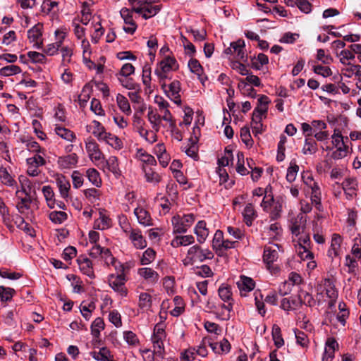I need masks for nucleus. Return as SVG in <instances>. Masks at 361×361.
Returning <instances> with one entry per match:
<instances>
[{"mask_svg": "<svg viewBox=\"0 0 361 361\" xmlns=\"http://www.w3.org/2000/svg\"><path fill=\"white\" fill-rule=\"evenodd\" d=\"M195 216L192 214H185L183 216L176 215L172 217L171 223L173 227V233H186L188 228L195 221Z\"/></svg>", "mask_w": 361, "mask_h": 361, "instance_id": "1", "label": "nucleus"}, {"mask_svg": "<svg viewBox=\"0 0 361 361\" xmlns=\"http://www.w3.org/2000/svg\"><path fill=\"white\" fill-rule=\"evenodd\" d=\"M339 312L336 315L334 312H326V318L324 324H331L336 325V322H340L343 326H345L346 318L349 315V312L346 309V305L344 302L338 304Z\"/></svg>", "mask_w": 361, "mask_h": 361, "instance_id": "2", "label": "nucleus"}, {"mask_svg": "<svg viewBox=\"0 0 361 361\" xmlns=\"http://www.w3.org/2000/svg\"><path fill=\"white\" fill-rule=\"evenodd\" d=\"M354 241L355 243L351 250L353 257L349 255L345 257V265L348 267V271L350 273H353L358 267L356 259H361V248L360 247L361 238H355Z\"/></svg>", "mask_w": 361, "mask_h": 361, "instance_id": "3", "label": "nucleus"}, {"mask_svg": "<svg viewBox=\"0 0 361 361\" xmlns=\"http://www.w3.org/2000/svg\"><path fill=\"white\" fill-rule=\"evenodd\" d=\"M121 267L122 271L121 274H119L117 276H114V274L110 276L109 285L115 291L120 293L121 295L126 296L127 295V290L124 288L126 281L125 275L123 274L125 270L124 265L121 264Z\"/></svg>", "mask_w": 361, "mask_h": 361, "instance_id": "4", "label": "nucleus"}, {"mask_svg": "<svg viewBox=\"0 0 361 361\" xmlns=\"http://www.w3.org/2000/svg\"><path fill=\"white\" fill-rule=\"evenodd\" d=\"M298 245L300 248L303 249L302 252H299V255L302 259H312L314 258V254L310 251L311 247V240L309 234L299 238Z\"/></svg>", "mask_w": 361, "mask_h": 361, "instance_id": "5", "label": "nucleus"}, {"mask_svg": "<svg viewBox=\"0 0 361 361\" xmlns=\"http://www.w3.org/2000/svg\"><path fill=\"white\" fill-rule=\"evenodd\" d=\"M343 189L348 199H352L357 196L358 190V181L356 178H349L345 179L342 183Z\"/></svg>", "mask_w": 361, "mask_h": 361, "instance_id": "6", "label": "nucleus"}, {"mask_svg": "<svg viewBox=\"0 0 361 361\" xmlns=\"http://www.w3.org/2000/svg\"><path fill=\"white\" fill-rule=\"evenodd\" d=\"M78 162V156L75 153H72L66 156L59 157L57 163L61 169H71L77 165Z\"/></svg>", "mask_w": 361, "mask_h": 361, "instance_id": "7", "label": "nucleus"}, {"mask_svg": "<svg viewBox=\"0 0 361 361\" xmlns=\"http://www.w3.org/2000/svg\"><path fill=\"white\" fill-rule=\"evenodd\" d=\"M246 75L247 77L245 78H238V80L239 81L238 88L240 91H242L243 89H245V87L247 86V82L252 84L255 87L262 86L260 79L258 76L253 75L250 71L248 72V74H247Z\"/></svg>", "mask_w": 361, "mask_h": 361, "instance_id": "8", "label": "nucleus"}, {"mask_svg": "<svg viewBox=\"0 0 361 361\" xmlns=\"http://www.w3.org/2000/svg\"><path fill=\"white\" fill-rule=\"evenodd\" d=\"M159 68L162 72H169L171 70H177L178 68V64L176 59L173 56H165L159 63Z\"/></svg>", "mask_w": 361, "mask_h": 361, "instance_id": "9", "label": "nucleus"}, {"mask_svg": "<svg viewBox=\"0 0 361 361\" xmlns=\"http://www.w3.org/2000/svg\"><path fill=\"white\" fill-rule=\"evenodd\" d=\"M86 149L92 159L94 158L96 160L104 159L103 153L94 140L90 139L86 142Z\"/></svg>", "mask_w": 361, "mask_h": 361, "instance_id": "10", "label": "nucleus"}, {"mask_svg": "<svg viewBox=\"0 0 361 361\" xmlns=\"http://www.w3.org/2000/svg\"><path fill=\"white\" fill-rule=\"evenodd\" d=\"M237 286L240 291V295H243V292H250L255 288V282L250 277L240 276V280L237 282ZM244 295H245V293Z\"/></svg>", "mask_w": 361, "mask_h": 361, "instance_id": "11", "label": "nucleus"}, {"mask_svg": "<svg viewBox=\"0 0 361 361\" xmlns=\"http://www.w3.org/2000/svg\"><path fill=\"white\" fill-rule=\"evenodd\" d=\"M307 218L303 215H298L293 223L290 231L293 235L298 236L300 233H304L306 228Z\"/></svg>", "mask_w": 361, "mask_h": 361, "instance_id": "12", "label": "nucleus"}, {"mask_svg": "<svg viewBox=\"0 0 361 361\" xmlns=\"http://www.w3.org/2000/svg\"><path fill=\"white\" fill-rule=\"evenodd\" d=\"M188 66L192 73L197 75L202 83H204V81L207 79V77H202L204 69L197 59L193 58L190 59Z\"/></svg>", "mask_w": 361, "mask_h": 361, "instance_id": "13", "label": "nucleus"}, {"mask_svg": "<svg viewBox=\"0 0 361 361\" xmlns=\"http://www.w3.org/2000/svg\"><path fill=\"white\" fill-rule=\"evenodd\" d=\"M130 239L134 244V246L137 249H143L147 246V241L141 234V231L139 230H132Z\"/></svg>", "mask_w": 361, "mask_h": 361, "instance_id": "14", "label": "nucleus"}, {"mask_svg": "<svg viewBox=\"0 0 361 361\" xmlns=\"http://www.w3.org/2000/svg\"><path fill=\"white\" fill-rule=\"evenodd\" d=\"M134 214L137 218L140 224L147 226L152 225V219L149 213L143 208L137 207L134 210Z\"/></svg>", "mask_w": 361, "mask_h": 361, "instance_id": "15", "label": "nucleus"}, {"mask_svg": "<svg viewBox=\"0 0 361 361\" xmlns=\"http://www.w3.org/2000/svg\"><path fill=\"white\" fill-rule=\"evenodd\" d=\"M90 355L97 361H114L111 351L106 347L101 348L99 352L92 351Z\"/></svg>", "mask_w": 361, "mask_h": 361, "instance_id": "16", "label": "nucleus"}, {"mask_svg": "<svg viewBox=\"0 0 361 361\" xmlns=\"http://www.w3.org/2000/svg\"><path fill=\"white\" fill-rule=\"evenodd\" d=\"M195 233L197 235V241L200 243H203L205 241L208 236L209 231L206 228V222L204 221L197 222L195 228Z\"/></svg>", "mask_w": 361, "mask_h": 361, "instance_id": "17", "label": "nucleus"}, {"mask_svg": "<svg viewBox=\"0 0 361 361\" xmlns=\"http://www.w3.org/2000/svg\"><path fill=\"white\" fill-rule=\"evenodd\" d=\"M169 92L171 93V97L169 94L167 96L171 98V99H174V102L177 104H180V95L179 92L180 90V83L178 80H173L169 86Z\"/></svg>", "mask_w": 361, "mask_h": 361, "instance_id": "18", "label": "nucleus"}, {"mask_svg": "<svg viewBox=\"0 0 361 361\" xmlns=\"http://www.w3.org/2000/svg\"><path fill=\"white\" fill-rule=\"evenodd\" d=\"M244 222L247 226H252L253 220L257 217L256 211L252 204H247L243 212Z\"/></svg>", "mask_w": 361, "mask_h": 361, "instance_id": "19", "label": "nucleus"}, {"mask_svg": "<svg viewBox=\"0 0 361 361\" xmlns=\"http://www.w3.org/2000/svg\"><path fill=\"white\" fill-rule=\"evenodd\" d=\"M312 188L311 201L315 204L316 208L319 211H322L323 207L321 203V192L320 188L317 183H314Z\"/></svg>", "mask_w": 361, "mask_h": 361, "instance_id": "20", "label": "nucleus"}, {"mask_svg": "<svg viewBox=\"0 0 361 361\" xmlns=\"http://www.w3.org/2000/svg\"><path fill=\"white\" fill-rule=\"evenodd\" d=\"M102 140L105 141L108 145L116 149H121L123 148V142L118 137L110 133L105 134Z\"/></svg>", "mask_w": 361, "mask_h": 361, "instance_id": "21", "label": "nucleus"}, {"mask_svg": "<svg viewBox=\"0 0 361 361\" xmlns=\"http://www.w3.org/2000/svg\"><path fill=\"white\" fill-rule=\"evenodd\" d=\"M42 23H37L27 31V37L30 42H37L42 36Z\"/></svg>", "mask_w": 361, "mask_h": 361, "instance_id": "22", "label": "nucleus"}, {"mask_svg": "<svg viewBox=\"0 0 361 361\" xmlns=\"http://www.w3.org/2000/svg\"><path fill=\"white\" fill-rule=\"evenodd\" d=\"M56 183L59 189L60 194L63 198H66L68 195V191L71 188V184L64 176H61L56 179Z\"/></svg>", "mask_w": 361, "mask_h": 361, "instance_id": "23", "label": "nucleus"}, {"mask_svg": "<svg viewBox=\"0 0 361 361\" xmlns=\"http://www.w3.org/2000/svg\"><path fill=\"white\" fill-rule=\"evenodd\" d=\"M271 335L274 345L277 348H280L284 345V340L281 335V328L277 324L273 325Z\"/></svg>", "mask_w": 361, "mask_h": 361, "instance_id": "24", "label": "nucleus"}, {"mask_svg": "<svg viewBox=\"0 0 361 361\" xmlns=\"http://www.w3.org/2000/svg\"><path fill=\"white\" fill-rule=\"evenodd\" d=\"M138 274L147 280L152 282H157L159 279V274L151 268H140L138 269Z\"/></svg>", "mask_w": 361, "mask_h": 361, "instance_id": "25", "label": "nucleus"}, {"mask_svg": "<svg viewBox=\"0 0 361 361\" xmlns=\"http://www.w3.org/2000/svg\"><path fill=\"white\" fill-rule=\"evenodd\" d=\"M104 167H106L109 171L114 174H119V168L118 164V159L115 156H111L103 164Z\"/></svg>", "mask_w": 361, "mask_h": 361, "instance_id": "26", "label": "nucleus"}, {"mask_svg": "<svg viewBox=\"0 0 361 361\" xmlns=\"http://www.w3.org/2000/svg\"><path fill=\"white\" fill-rule=\"evenodd\" d=\"M317 151V145L315 140L312 137H306L305 145L302 148V153L304 154H312Z\"/></svg>", "mask_w": 361, "mask_h": 361, "instance_id": "27", "label": "nucleus"}, {"mask_svg": "<svg viewBox=\"0 0 361 361\" xmlns=\"http://www.w3.org/2000/svg\"><path fill=\"white\" fill-rule=\"evenodd\" d=\"M116 102L120 109L127 115L131 114V109L128 99L121 94H118Z\"/></svg>", "mask_w": 361, "mask_h": 361, "instance_id": "28", "label": "nucleus"}, {"mask_svg": "<svg viewBox=\"0 0 361 361\" xmlns=\"http://www.w3.org/2000/svg\"><path fill=\"white\" fill-rule=\"evenodd\" d=\"M49 218L53 223L61 224L67 219L68 215L64 212L53 211L49 214Z\"/></svg>", "mask_w": 361, "mask_h": 361, "instance_id": "29", "label": "nucleus"}, {"mask_svg": "<svg viewBox=\"0 0 361 361\" xmlns=\"http://www.w3.org/2000/svg\"><path fill=\"white\" fill-rule=\"evenodd\" d=\"M16 290L9 287L0 286V300L2 302L11 301Z\"/></svg>", "mask_w": 361, "mask_h": 361, "instance_id": "30", "label": "nucleus"}, {"mask_svg": "<svg viewBox=\"0 0 361 361\" xmlns=\"http://www.w3.org/2000/svg\"><path fill=\"white\" fill-rule=\"evenodd\" d=\"M145 172V176L147 182L150 183H159L161 181V176L150 167L142 166Z\"/></svg>", "mask_w": 361, "mask_h": 361, "instance_id": "31", "label": "nucleus"}, {"mask_svg": "<svg viewBox=\"0 0 361 361\" xmlns=\"http://www.w3.org/2000/svg\"><path fill=\"white\" fill-rule=\"evenodd\" d=\"M278 258V252L271 247H265L263 255V260L267 264L273 263Z\"/></svg>", "mask_w": 361, "mask_h": 361, "instance_id": "32", "label": "nucleus"}, {"mask_svg": "<svg viewBox=\"0 0 361 361\" xmlns=\"http://www.w3.org/2000/svg\"><path fill=\"white\" fill-rule=\"evenodd\" d=\"M92 134L97 137L99 140H102L103 139L105 134L107 132L105 130V128L102 125V123L96 120L93 121L92 123Z\"/></svg>", "mask_w": 361, "mask_h": 361, "instance_id": "33", "label": "nucleus"}, {"mask_svg": "<svg viewBox=\"0 0 361 361\" xmlns=\"http://www.w3.org/2000/svg\"><path fill=\"white\" fill-rule=\"evenodd\" d=\"M55 132L59 136L68 141H72L75 138V134L71 130L63 127L56 126Z\"/></svg>", "mask_w": 361, "mask_h": 361, "instance_id": "34", "label": "nucleus"}, {"mask_svg": "<svg viewBox=\"0 0 361 361\" xmlns=\"http://www.w3.org/2000/svg\"><path fill=\"white\" fill-rule=\"evenodd\" d=\"M0 178L2 183L8 186H14L16 185V181L9 174L6 168L1 167L0 169Z\"/></svg>", "mask_w": 361, "mask_h": 361, "instance_id": "35", "label": "nucleus"}, {"mask_svg": "<svg viewBox=\"0 0 361 361\" xmlns=\"http://www.w3.org/2000/svg\"><path fill=\"white\" fill-rule=\"evenodd\" d=\"M87 176L89 180L96 187H100L102 185V180L99 177V172L94 169H89L87 171Z\"/></svg>", "mask_w": 361, "mask_h": 361, "instance_id": "36", "label": "nucleus"}, {"mask_svg": "<svg viewBox=\"0 0 361 361\" xmlns=\"http://www.w3.org/2000/svg\"><path fill=\"white\" fill-rule=\"evenodd\" d=\"M219 296L224 302H228L232 299L231 288L229 286L222 284L218 290Z\"/></svg>", "mask_w": 361, "mask_h": 361, "instance_id": "37", "label": "nucleus"}, {"mask_svg": "<svg viewBox=\"0 0 361 361\" xmlns=\"http://www.w3.org/2000/svg\"><path fill=\"white\" fill-rule=\"evenodd\" d=\"M156 257V252L152 248H147L142 254L140 259V264L142 265H147L150 264Z\"/></svg>", "mask_w": 361, "mask_h": 361, "instance_id": "38", "label": "nucleus"}, {"mask_svg": "<svg viewBox=\"0 0 361 361\" xmlns=\"http://www.w3.org/2000/svg\"><path fill=\"white\" fill-rule=\"evenodd\" d=\"M20 72L21 68L16 65L6 66L0 69V75L5 77L16 75Z\"/></svg>", "mask_w": 361, "mask_h": 361, "instance_id": "39", "label": "nucleus"}, {"mask_svg": "<svg viewBox=\"0 0 361 361\" xmlns=\"http://www.w3.org/2000/svg\"><path fill=\"white\" fill-rule=\"evenodd\" d=\"M161 8V5H156V6H147L145 5V13H142V17L147 20L154 16H156Z\"/></svg>", "mask_w": 361, "mask_h": 361, "instance_id": "40", "label": "nucleus"}, {"mask_svg": "<svg viewBox=\"0 0 361 361\" xmlns=\"http://www.w3.org/2000/svg\"><path fill=\"white\" fill-rule=\"evenodd\" d=\"M152 306V297L147 293H142L139 296V307L141 309L149 310Z\"/></svg>", "mask_w": 361, "mask_h": 361, "instance_id": "41", "label": "nucleus"}, {"mask_svg": "<svg viewBox=\"0 0 361 361\" xmlns=\"http://www.w3.org/2000/svg\"><path fill=\"white\" fill-rule=\"evenodd\" d=\"M80 269L84 274L87 275L90 278L94 279L95 277L92 269V263L90 259H85V264H80Z\"/></svg>", "mask_w": 361, "mask_h": 361, "instance_id": "42", "label": "nucleus"}, {"mask_svg": "<svg viewBox=\"0 0 361 361\" xmlns=\"http://www.w3.org/2000/svg\"><path fill=\"white\" fill-rule=\"evenodd\" d=\"M332 144L335 146L336 148H338V147H346L345 141L344 140V137L342 136L341 133L338 130H335L334 133L332 135Z\"/></svg>", "mask_w": 361, "mask_h": 361, "instance_id": "43", "label": "nucleus"}, {"mask_svg": "<svg viewBox=\"0 0 361 361\" xmlns=\"http://www.w3.org/2000/svg\"><path fill=\"white\" fill-rule=\"evenodd\" d=\"M240 137L242 141L247 146H252L253 143V140L252 139L250 128L247 126H244L240 129Z\"/></svg>", "mask_w": 361, "mask_h": 361, "instance_id": "44", "label": "nucleus"}, {"mask_svg": "<svg viewBox=\"0 0 361 361\" xmlns=\"http://www.w3.org/2000/svg\"><path fill=\"white\" fill-rule=\"evenodd\" d=\"M294 331L297 343L302 347L307 346L309 340L306 334L298 329H295Z\"/></svg>", "mask_w": 361, "mask_h": 361, "instance_id": "45", "label": "nucleus"}, {"mask_svg": "<svg viewBox=\"0 0 361 361\" xmlns=\"http://www.w3.org/2000/svg\"><path fill=\"white\" fill-rule=\"evenodd\" d=\"M26 162L27 165L35 167L44 166L46 164L45 159L40 155H35L33 157L27 158Z\"/></svg>", "mask_w": 361, "mask_h": 361, "instance_id": "46", "label": "nucleus"}, {"mask_svg": "<svg viewBox=\"0 0 361 361\" xmlns=\"http://www.w3.org/2000/svg\"><path fill=\"white\" fill-rule=\"evenodd\" d=\"M298 8L305 13H309L312 11V4L307 0H295V4Z\"/></svg>", "mask_w": 361, "mask_h": 361, "instance_id": "47", "label": "nucleus"}, {"mask_svg": "<svg viewBox=\"0 0 361 361\" xmlns=\"http://www.w3.org/2000/svg\"><path fill=\"white\" fill-rule=\"evenodd\" d=\"M27 56L32 60L33 63H44L46 61V56L39 52L37 51H29L27 52Z\"/></svg>", "mask_w": 361, "mask_h": 361, "instance_id": "48", "label": "nucleus"}, {"mask_svg": "<svg viewBox=\"0 0 361 361\" xmlns=\"http://www.w3.org/2000/svg\"><path fill=\"white\" fill-rule=\"evenodd\" d=\"M197 269L198 271H195V274L199 276L211 277L214 274L211 268L208 265L204 264L200 267H197Z\"/></svg>", "mask_w": 361, "mask_h": 361, "instance_id": "49", "label": "nucleus"}, {"mask_svg": "<svg viewBox=\"0 0 361 361\" xmlns=\"http://www.w3.org/2000/svg\"><path fill=\"white\" fill-rule=\"evenodd\" d=\"M299 170V166L294 164L293 165H290L287 170V174H286V180L292 183L295 180L297 173Z\"/></svg>", "mask_w": 361, "mask_h": 361, "instance_id": "50", "label": "nucleus"}, {"mask_svg": "<svg viewBox=\"0 0 361 361\" xmlns=\"http://www.w3.org/2000/svg\"><path fill=\"white\" fill-rule=\"evenodd\" d=\"M120 13H121V16L123 18V19L124 20V22L126 24L134 25V23L135 22L133 19L132 11L130 9H128L127 8H123L121 10Z\"/></svg>", "mask_w": 361, "mask_h": 361, "instance_id": "51", "label": "nucleus"}, {"mask_svg": "<svg viewBox=\"0 0 361 361\" xmlns=\"http://www.w3.org/2000/svg\"><path fill=\"white\" fill-rule=\"evenodd\" d=\"M313 71L316 74L321 75L323 77H328L332 74V71L329 67L323 66L322 65L314 66Z\"/></svg>", "mask_w": 361, "mask_h": 361, "instance_id": "52", "label": "nucleus"}, {"mask_svg": "<svg viewBox=\"0 0 361 361\" xmlns=\"http://www.w3.org/2000/svg\"><path fill=\"white\" fill-rule=\"evenodd\" d=\"M138 152L140 153V157H141L142 161H143L145 164L149 166L157 164V161L152 155L149 154L145 152H142V149L139 150Z\"/></svg>", "mask_w": 361, "mask_h": 361, "instance_id": "53", "label": "nucleus"}, {"mask_svg": "<svg viewBox=\"0 0 361 361\" xmlns=\"http://www.w3.org/2000/svg\"><path fill=\"white\" fill-rule=\"evenodd\" d=\"M317 59L326 65H329L333 61L332 57L329 55H326L325 51L322 49L317 50Z\"/></svg>", "mask_w": 361, "mask_h": 361, "instance_id": "54", "label": "nucleus"}, {"mask_svg": "<svg viewBox=\"0 0 361 361\" xmlns=\"http://www.w3.org/2000/svg\"><path fill=\"white\" fill-rule=\"evenodd\" d=\"M109 319L116 327H120L122 325L121 314L116 310L110 312Z\"/></svg>", "mask_w": 361, "mask_h": 361, "instance_id": "55", "label": "nucleus"}, {"mask_svg": "<svg viewBox=\"0 0 361 361\" xmlns=\"http://www.w3.org/2000/svg\"><path fill=\"white\" fill-rule=\"evenodd\" d=\"M91 110L96 114L102 116L104 115V111L103 110L101 102L99 99L95 98L92 99L90 106Z\"/></svg>", "mask_w": 361, "mask_h": 361, "instance_id": "56", "label": "nucleus"}, {"mask_svg": "<svg viewBox=\"0 0 361 361\" xmlns=\"http://www.w3.org/2000/svg\"><path fill=\"white\" fill-rule=\"evenodd\" d=\"M77 255V250L75 247L68 246L64 249L62 254L63 259L66 261H68L75 257Z\"/></svg>", "mask_w": 361, "mask_h": 361, "instance_id": "57", "label": "nucleus"}, {"mask_svg": "<svg viewBox=\"0 0 361 361\" xmlns=\"http://www.w3.org/2000/svg\"><path fill=\"white\" fill-rule=\"evenodd\" d=\"M275 202L273 194H269L268 195H264L261 206L264 211H267V209L271 207Z\"/></svg>", "mask_w": 361, "mask_h": 361, "instance_id": "58", "label": "nucleus"}, {"mask_svg": "<svg viewBox=\"0 0 361 361\" xmlns=\"http://www.w3.org/2000/svg\"><path fill=\"white\" fill-rule=\"evenodd\" d=\"M73 185L75 188H79L83 183V178L78 171H74L72 173Z\"/></svg>", "mask_w": 361, "mask_h": 361, "instance_id": "59", "label": "nucleus"}, {"mask_svg": "<svg viewBox=\"0 0 361 361\" xmlns=\"http://www.w3.org/2000/svg\"><path fill=\"white\" fill-rule=\"evenodd\" d=\"M298 37H299L298 34L288 32L283 35L280 42L282 43L293 44Z\"/></svg>", "mask_w": 361, "mask_h": 361, "instance_id": "60", "label": "nucleus"}, {"mask_svg": "<svg viewBox=\"0 0 361 361\" xmlns=\"http://www.w3.org/2000/svg\"><path fill=\"white\" fill-rule=\"evenodd\" d=\"M231 67L233 69L238 71L242 75H246L250 71L247 69L246 66L243 63L238 61L232 62Z\"/></svg>", "mask_w": 361, "mask_h": 361, "instance_id": "61", "label": "nucleus"}, {"mask_svg": "<svg viewBox=\"0 0 361 361\" xmlns=\"http://www.w3.org/2000/svg\"><path fill=\"white\" fill-rule=\"evenodd\" d=\"M121 85L128 90H137L140 87L139 85L134 82L132 78L121 79L118 78Z\"/></svg>", "mask_w": 361, "mask_h": 361, "instance_id": "62", "label": "nucleus"}, {"mask_svg": "<svg viewBox=\"0 0 361 361\" xmlns=\"http://www.w3.org/2000/svg\"><path fill=\"white\" fill-rule=\"evenodd\" d=\"M123 337L129 345H135L138 343V339L136 334L131 331H125L123 334Z\"/></svg>", "mask_w": 361, "mask_h": 361, "instance_id": "63", "label": "nucleus"}, {"mask_svg": "<svg viewBox=\"0 0 361 361\" xmlns=\"http://www.w3.org/2000/svg\"><path fill=\"white\" fill-rule=\"evenodd\" d=\"M134 72L135 67L131 63H126L123 65L119 74L122 76L128 77L134 73Z\"/></svg>", "mask_w": 361, "mask_h": 361, "instance_id": "64", "label": "nucleus"}]
</instances>
